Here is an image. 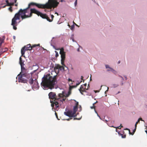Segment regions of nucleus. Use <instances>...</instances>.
<instances>
[{
	"instance_id": "nucleus-53",
	"label": "nucleus",
	"mask_w": 147,
	"mask_h": 147,
	"mask_svg": "<svg viewBox=\"0 0 147 147\" xmlns=\"http://www.w3.org/2000/svg\"><path fill=\"white\" fill-rule=\"evenodd\" d=\"M95 113L97 114V113H97V111H96L95 110Z\"/></svg>"
},
{
	"instance_id": "nucleus-47",
	"label": "nucleus",
	"mask_w": 147,
	"mask_h": 147,
	"mask_svg": "<svg viewBox=\"0 0 147 147\" xmlns=\"http://www.w3.org/2000/svg\"><path fill=\"white\" fill-rule=\"evenodd\" d=\"M120 61H119L118 62V64H119V63H120Z\"/></svg>"
},
{
	"instance_id": "nucleus-61",
	"label": "nucleus",
	"mask_w": 147,
	"mask_h": 147,
	"mask_svg": "<svg viewBox=\"0 0 147 147\" xmlns=\"http://www.w3.org/2000/svg\"><path fill=\"white\" fill-rule=\"evenodd\" d=\"M90 80H91V77H90Z\"/></svg>"
},
{
	"instance_id": "nucleus-23",
	"label": "nucleus",
	"mask_w": 147,
	"mask_h": 147,
	"mask_svg": "<svg viewBox=\"0 0 147 147\" xmlns=\"http://www.w3.org/2000/svg\"><path fill=\"white\" fill-rule=\"evenodd\" d=\"M33 80L32 78H31L29 80V83L30 84H32L33 83Z\"/></svg>"
},
{
	"instance_id": "nucleus-28",
	"label": "nucleus",
	"mask_w": 147,
	"mask_h": 147,
	"mask_svg": "<svg viewBox=\"0 0 147 147\" xmlns=\"http://www.w3.org/2000/svg\"><path fill=\"white\" fill-rule=\"evenodd\" d=\"M51 17L52 19H51V20H52V21H53V18H54V16L53 15H51Z\"/></svg>"
},
{
	"instance_id": "nucleus-25",
	"label": "nucleus",
	"mask_w": 147,
	"mask_h": 147,
	"mask_svg": "<svg viewBox=\"0 0 147 147\" xmlns=\"http://www.w3.org/2000/svg\"><path fill=\"white\" fill-rule=\"evenodd\" d=\"M6 2L7 3V5L8 6H10L11 4L8 2V1L7 0L6 1Z\"/></svg>"
},
{
	"instance_id": "nucleus-14",
	"label": "nucleus",
	"mask_w": 147,
	"mask_h": 147,
	"mask_svg": "<svg viewBox=\"0 0 147 147\" xmlns=\"http://www.w3.org/2000/svg\"><path fill=\"white\" fill-rule=\"evenodd\" d=\"M21 71L20 72L19 74H28L27 73H26V70L25 68L23 67L22 66H21Z\"/></svg>"
},
{
	"instance_id": "nucleus-26",
	"label": "nucleus",
	"mask_w": 147,
	"mask_h": 147,
	"mask_svg": "<svg viewBox=\"0 0 147 147\" xmlns=\"http://www.w3.org/2000/svg\"><path fill=\"white\" fill-rule=\"evenodd\" d=\"M40 45V44H38L37 45H33V47H36V46H39Z\"/></svg>"
},
{
	"instance_id": "nucleus-6",
	"label": "nucleus",
	"mask_w": 147,
	"mask_h": 147,
	"mask_svg": "<svg viewBox=\"0 0 147 147\" xmlns=\"http://www.w3.org/2000/svg\"><path fill=\"white\" fill-rule=\"evenodd\" d=\"M40 13V12L34 8H31L30 9V13L29 15H26V14H23L24 15L22 16V20L31 17L32 16L33 13L36 14L39 16Z\"/></svg>"
},
{
	"instance_id": "nucleus-52",
	"label": "nucleus",
	"mask_w": 147,
	"mask_h": 147,
	"mask_svg": "<svg viewBox=\"0 0 147 147\" xmlns=\"http://www.w3.org/2000/svg\"><path fill=\"white\" fill-rule=\"evenodd\" d=\"M63 1V0H61V2H62Z\"/></svg>"
},
{
	"instance_id": "nucleus-15",
	"label": "nucleus",
	"mask_w": 147,
	"mask_h": 147,
	"mask_svg": "<svg viewBox=\"0 0 147 147\" xmlns=\"http://www.w3.org/2000/svg\"><path fill=\"white\" fill-rule=\"evenodd\" d=\"M62 67H63L62 66H60L59 65L57 64L55 65L54 68V69L55 70H56L57 69H61Z\"/></svg>"
},
{
	"instance_id": "nucleus-13",
	"label": "nucleus",
	"mask_w": 147,
	"mask_h": 147,
	"mask_svg": "<svg viewBox=\"0 0 147 147\" xmlns=\"http://www.w3.org/2000/svg\"><path fill=\"white\" fill-rule=\"evenodd\" d=\"M24 47L26 49V50L27 51L31 50L33 48H34V47H33V45L31 46V45L30 44H29L26 46H25Z\"/></svg>"
},
{
	"instance_id": "nucleus-43",
	"label": "nucleus",
	"mask_w": 147,
	"mask_h": 147,
	"mask_svg": "<svg viewBox=\"0 0 147 147\" xmlns=\"http://www.w3.org/2000/svg\"><path fill=\"white\" fill-rule=\"evenodd\" d=\"M72 118H69L68 119H67V120H68V121H69V120L70 119H71Z\"/></svg>"
},
{
	"instance_id": "nucleus-35",
	"label": "nucleus",
	"mask_w": 147,
	"mask_h": 147,
	"mask_svg": "<svg viewBox=\"0 0 147 147\" xmlns=\"http://www.w3.org/2000/svg\"><path fill=\"white\" fill-rule=\"evenodd\" d=\"M82 85L84 86L86 88V86H87V84H85L83 85Z\"/></svg>"
},
{
	"instance_id": "nucleus-9",
	"label": "nucleus",
	"mask_w": 147,
	"mask_h": 147,
	"mask_svg": "<svg viewBox=\"0 0 147 147\" xmlns=\"http://www.w3.org/2000/svg\"><path fill=\"white\" fill-rule=\"evenodd\" d=\"M68 94H67L65 96L64 95L63 93H60L58 95V98H59V99L57 100H59V99H60V100L63 102V101H65L66 97H68Z\"/></svg>"
},
{
	"instance_id": "nucleus-12",
	"label": "nucleus",
	"mask_w": 147,
	"mask_h": 147,
	"mask_svg": "<svg viewBox=\"0 0 147 147\" xmlns=\"http://www.w3.org/2000/svg\"><path fill=\"white\" fill-rule=\"evenodd\" d=\"M88 86H89V85H88ZM88 88H86L84 86L82 85L81 86L80 88L79 89V90L82 94L84 95L83 92H86V90H88Z\"/></svg>"
},
{
	"instance_id": "nucleus-48",
	"label": "nucleus",
	"mask_w": 147,
	"mask_h": 147,
	"mask_svg": "<svg viewBox=\"0 0 147 147\" xmlns=\"http://www.w3.org/2000/svg\"><path fill=\"white\" fill-rule=\"evenodd\" d=\"M73 23H74V24H75L77 26V25L76 23H74V21H73Z\"/></svg>"
},
{
	"instance_id": "nucleus-42",
	"label": "nucleus",
	"mask_w": 147,
	"mask_h": 147,
	"mask_svg": "<svg viewBox=\"0 0 147 147\" xmlns=\"http://www.w3.org/2000/svg\"><path fill=\"white\" fill-rule=\"evenodd\" d=\"M97 116L99 117L100 119H102L101 118H100V116H99L98 115V113H97Z\"/></svg>"
},
{
	"instance_id": "nucleus-49",
	"label": "nucleus",
	"mask_w": 147,
	"mask_h": 147,
	"mask_svg": "<svg viewBox=\"0 0 147 147\" xmlns=\"http://www.w3.org/2000/svg\"><path fill=\"white\" fill-rule=\"evenodd\" d=\"M17 0H15V3H16L17 1Z\"/></svg>"
},
{
	"instance_id": "nucleus-39",
	"label": "nucleus",
	"mask_w": 147,
	"mask_h": 147,
	"mask_svg": "<svg viewBox=\"0 0 147 147\" xmlns=\"http://www.w3.org/2000/svg\"><path fill=\"white\" fill-rule=\"evenodd\" d=\"M80 119H78L77 118H74V120H75V119L79 120Z\"/></svg>"
},
{
	"instance_id": "nucleus-56",
	"label": "nucleus",
	"mask_w": 147,
	"mask_h": 147,
	"mask_svg": "<svg viewBox=\"0 0 147 147\" xmlns=\"http://www.w3.org/2000/svg\"><path fill=\"white\" fill-rule=\"evenodd\" d=\"M5 49L6 50L5 51H6V50H7V48H5Z\"/></svg>"
},
{
	"instance_id": "nucleus-16",
	"label": "nucleus",
	"mask_w": 147,
	"mask_h": 147,
	"mask_svg": "<svg viewBox=\"0 0 147 147\" xmlns=\"http://www.w3.org/2000/svg\"><path fill=\"white\" fill-rule=\"evenodd\" d=\"M27 50H26V49H25L24 47H23L22 49L21 50V53L22 56H23L25 52Z\"/></svg>"
},
{
	"instance_id": "nucleus-17",
	"label": "nucleus",
	"mask_w": 147,
	"mask_h": 147,
	"mask_svg": "<svg viewBox=\"0 0 147 147\" xmlns=\"http://www.w3.org/2000/svg\"><path fill=\"white\" fill-rule=\"evenodd\" d=\"M78 109V107H77V106H74L73 108V112L74 113H75V114H76V112L77 111Z\"/></svg>"
},
{
	"instance_id": "nucleus-34",
	"label": "nucleus",
	"mask_w": 147,
	"mask_h": 147,
	"mask_svg": "<svg viewBox=\"0 0 147 147\" xmlns=\"http://www.w3.org/2000/svg\"><path fill=\"white\" fill-rule=\"evenodd\" d=\"M83 76H81V80H83V82H84V80H83Z\"/></svg>"
},
{
	"instance_id": "nucleus-22",
	"label": "nucleus",
	"mask_w": 147,
	"mask_h": 147,
	"mask_svg": "<svg viewBox=\"0 0 147 147\" xmlns=\"http://www.w3.org/2000/svg\"><path fill=\"white\" fill-rule=\"evenodd\" d=\"M34 86L36 88L38 87V84L37 82H36V83H34Z\"/></svg>"
},
{
	"instance_id": "nucleus-41",
	"label": "nucleus",
	"mask_w": 147,
	"mask_h": 147,
	"mask_svg": "<svg viewBox=\"0 0 147 147\" xmlns=\"http://www.w3.org/2000/svg\"><path fill=\"white\" fill-rule=\"evenodd\" d=\"M104 121H105V122L107 124V122L108 121V120H106V119H105L104 120Z\"/></svg>"
},
{
	"instance_id": "nucleus-11",
	"label": "nucleus",
	"mask_w": 147,
	"mask_h": 147,
	"mask_svg": "<svg viewBox=\"0 0 147 147\" xmlns=\"http://www.w3.org/2000/svg\"><path fill=\"white\" fill-rule=\"evenodd\" d=\"M39 16H40L43 19H46L47 20L49 21V22H52V20H51V19H49V17L46 14H43L40 12Z\"/></svg>"
},
{
	"instance_id": "nucleus-57",
	"label": "nucleus",
	"mask_w": 147,
	"mask_h": 147,
	"mask_svg": "<svg viewBox=\"0 0 147 147\" xmlns=\"http://www.w3.org/2000/svg\"><path fill=\"white\" fill-rule=\"evenodd\" d=\"M117 129H116V132H117Z\"/></svg>"
},
{
	"instance_id": "nucleus-32",
	"label": "nucleus",
	"mask_w": 147,
	"mask_h": 147,
	"mask_svg": "<svg viewBox=\"0 0 147 147\" xmlns=\"http://www.w3.org/2000/svg\"><path fill=\"white\" fill-rule=\"evenodd\" d=\"M55 116L58 119V116H57V113H56V112H55Z\"/></svg>"
},
{
	"instance_id": "nucleus-58",
	"label": "nucleus",
	"mask_w": 147,
	"mask_h": 147,
	"mask_svg": "<svg viewBox=\"0 0 147 147\" xmlns=\"http://www.w3.org/2000/svg\"><path fill=\"white\" fill-rule=\"evenodd\" d=\"M15 5V6H17V4H16Z\"/></svg>"
},
{
	"instance_id": "nucleus-54",
	"label": "nucleus",
	"mask_w": 147,
	"mask_h": 147,
	"mask_svg": "<svg viewBox=\"0 0 147 147\" xmlns=\"http://www.w3.org/2000/svg\"><path fill=\"white\" fill-rule=\"evenodd\" d=\"M145 131L147 133V130H145Z\"/></svg>"
},
{
	"instance_id": "nucleus-44",
	"label": "nucleus",
	"mask_w": 147,
	"mask_h": 147,
	"mask_svg": "<svg viewBox=\"0 0 147 147\" xmlns=\"http://www.w3.org/2000/svg\"><path fill=\"white\" fill-rule=\"evenodd\" d=\"M137 125V124H136H136H135V129H136Z\"/></svg>"
},
{
	"instance_id": "nucleus-20",
	"label": "nucleus",
	"mask_w": 147,
	"mask_h": 147,
	"mask_svg": "<svg viewBox=\"0 0 147 147\" xmlns=\"http://www.w3.org/2000/svg\"><path fill=\"white\" fill-rule=\"evenodd\" d=\"M105 67H106V68L110 69H111V70L112 71H114V70L112 68L110 67L108 65H105Z\"/></svg>"
},
{
	"instance_id": "nucleus-55",
	"label": "nucleus",
	"mask_w": 147,
	"mask_h": 147,
	"mask_svg": "<svg viewBox=\"0 0 147 147\" xmlns=\"http://www.w3.org/2000/svg\"><path fill=\"white\" fill-rule=\"evenodd\" d=\"M110 70H109V69H107V71H110Z\"/></svg>"
},
{
	"instance_id": "nucleus-31",
	"label": "nucleus",
	"mask_w": 147,
	"mask_h": 147,
	"mask_svg": "<svg viewBox=\"0 0 147 147\" xmlns=\"http://www.w3.org/2000/svg\"><path fill=\"white\" fill-rule=\"evenodd\" d=\"M75 5V6H76L77 4V0H76L74 3Z\"/></svg>"
},
{
	"instance_id": "nucleus-33",
	"label": "nucleus",
	"mask_w": 147,
	"mask_h": 147,
	"mask_svg": "<svg viewBox=\"0 0 147 147\" xmlns=\"http://www.w3.org/2000/svg\"><path fill=\"white\" fill-rule=\"evenodd\" d=\"M140 121L139 119H138L137 121L136 122V124H137L138 123H139L140 122Z\"/></svg>"
},
{
	"instance_id": "nucleus-38",
	"label": "nucleus",
	"mask_w": 147,
	"mask_h": 147,
	"mask_svg": "<svg viewBox=\"0 0 147 147\" xmlns=\"http://www.w3.org/2000/svg\"><path fill=\"white\" fill-rule=\"evenodd\" d=\"M82 82V81L81 80V81L79 83H78L77 84H76V85H77V86H78V85H79L80 84V83L81 82Z\"/></svg>"
},
{
	"instance_id": "nucleus-27",
	"label": "nucleus",
	"mask_w": 147,
	"mask_h": 147,
	"mask_svg": "<svg viewBox=\"0 0 147 147\" xmlns=\"http://www.w3.org/2000/svg\"><path fill=\"white\" fill-rule=\"evenodd\" d=\"M95 103H93V106L92 107H90V108L91 109H94L95 107L94 106V104Z\"/></svg>"
},
{
	"instance_id": "nucleus-46",
	"label": "nucleus",
	"mask_w": 147,
	"mask_h": 147,
	"mask_svg": "<svg viewBox=\"0 0 147 147\" xmlns=\"http://www.w3.org/2000/svg\"><path fill=\"white\" fill-rule=\"evenodd\" d=\"M55 14H57V15H58V13H57L56 12L55 13Z\"/></svg>"
},
{
	"instance_id": "nucleus-2",
	"label": "nucleus",
	"mask_w": 147,
	"mask_h": 147,
	"mask_svg": "<svg viewBox=\"0 0 147 147\" xmlns=\"http://www.w3.org/2000/svg\"><path fill=\"white\" fill-rule=\"evenodd\" d=\"M59 4V3L56 0H49L47 4L43 5L36 3V6L40 8L51 9L52 8L54 9Z\"/></svg>"
},
{
	"instance_id": "nucleus-19",
	"label": "nucleus",
	"mask_w": 147,
	"mask_h": 147,
	"mask_svg": "<svg viewBox=\"0 0 147 147\" xmlns=\"http://www.w3.org/2000/svg\"><path fill=\"white\" fill-rule=\"evenodd\" d=\"M119 135L120 136H121V137L122 138H125L126 137V136L125 135H123L121 133L119 132H118Z\"/></svg>"
},
{
	"instance_id": "nucleus-45",
	"label": "nucleus",
	"mask_w": 147,
	"mask_h": 147,
	"mask_svg": "<svg viewBox=\"0 0 147 147\" xmlns=\"http://www.w3.org/2000/svg\"><path fill=\"white\" fill-rule=\"evenodd\" d=\"M74 25H72V26H71V28H74Z\"/></svg>"
},
{
	"instance_id": "nucleus-21",
	"label": "nucleus",
	"mask_w": 147,
	"mask_h": 147,
	"mask_svg": "<svg viewBox=\"0 0 147 147\" xmlns=\"http://www.w3.org/2000/svg\"><path fill=\"white\" fill-rule=\"evenodd\" d=\"M136 129H135L133 131V133H131L130 132V130L129 129H127V130H129V134H131L132 135H133L134 134V133L135 132V131H136Z\"/></svg>"
},
{
	"instance_id": "nucleus-5",
	"label": "nucleus",
	"mask_w": 147,
	"mask_h": 147,
	"mask_svg": "<svg viewBox=\"0 0 147 147\" xmlns=\"http://www.w3.org/2000/svg\"><path fill=\"white\" fill-rule=\"evenodd\" d=\"M32 74H19L18 75V80L19 82H21L24 83H27V78L28 79V77H30Z\"/></svg>"
},
{
	"instance_id": "nucleus-7",
	"label": "nucleus",
	"mask_w": 147,
	"mask_h": 147,
	"mask_svg": "<svg viewBox=\"0 0 147 147\" xmlns=\"http://www.w3.org/2000/svg\"><path fill=\"white\" fill-rule=\"evenodd\" d=\"M60 54L61 55V63L63 65L65 66L64 64V61L65 58V53L63 48H61L60 50Z\"/></svg>"
},
{
	"instance_id": "nucleus-10",
	"label": "nucleus",
	"mask_w": 147,
	"mask_h": 147,
	"mask_svg": "<svg viewBox=\"0 0 147 147\" xmlns=\"http://www.w3.org/2000/svg\"><path fill=\"white\" fill-rule=\"evenodd\" d=\"M64 114L66 116L69 117H75L76 115L72 111H69L67 112H65Z\"/></svg>"
},
{
	"instance_id": "nucleus-3",
	"label": "nucleus",
	"mask_w": 147,
	"mask_h": 147,
	"mask_svg": "<svg viewBox=\"0 0 147 147\" xmlns=\"http://www.w3.org/2000/svg\"><path fill=\"white\" fill-rule=\"evenodd\" d=\"M23 14L24 13L22 11H20V9L18 12L15 14L14 17L12 19L11 25L13 26V28L14 30H16L17 29L16 27L17 25L16 20H19L20 16L21 17L22 16H23Z\"/></svg>"
},
{
	"instance_id": "nucleus-24",
	"label": "nucleus",
	"mask_w": 147,
	"mask_h": 147,
	"mask_svg": "<svg viewBox=\"0 0 147 147\" xmlns=\"http://www.w3.org/2000/svg\"><path fill=\"white\" fill-rule=\"evenodd\" d=\"M110 126L111 127H113L116 128V129H120L121 128V127H120V126H119L118 127H115L113 126Z\"/></svg>"
},
{
	"instance_id": "nucleus-59",
	"label": "nucleus",
	"mask_w": 147,
	"mask_h": 147,
	"mask_svg": "<svg viewBox=\"0 0 147 147\" xmlns=\"http://www.w3.org/2000/svg\"><path fill=\"white\" fill-rule=\"evenodd\" d=\"M5 51H2V52H5Z\"/></svg>"
},
{
	"instance_id": "nucleus-29",
	"label": "nucleus",
	"mask_w": 147,
	"mask_h": 147,
	"mask_svg": "<svg viewBox=\"0 0 147 147\" xmlns=\"http://www.w3.org/2000/svg\"><path fill=\"white\" fill-rule=\"evenodd\" d=\"M55 52H56V57H58V56H59V55H58V54L57 53V52L56 51H55Z\"/></svg>"
},
{
	"instance_id": "nucleus-51",
	"label": "nucleus",
	"mask_w": 147,
	"mask_h": 147,
	"mask_svg": "<svg viewBox=\"0 0 147 147\" xmlns=\"http://www.w3.org/2000/svg\"><path fill=\"white\" fill-rule=\"evenodd\" d=\"M13 38H14V39H15V36H13Z\"/></svg>"
},
{
	"instance_id": "nucleus-40",
	"label": "nucleus",
	"mask_w": 147,
	"mask_h": 147,
	"mask_svg": "<svg viewBox=\"0 0 147 147\" xmlns=\"http://www.w3.org/2000/svg\"><path fill=\"white\" fill-rule=\"evenodd\" d=\"M68 81L69 82L70 81H72V80H71V79H70V78H69L68 79Z\"/></svg>"
},
{
	"instance_id": "nucleus-36",
	"label": "nucleus",
	"mask_w": 147,
	"mask_h": 147,
	"mask_svg": "<svg viewBox=\"0 0 147 147\" xmlns=\"http://www.w3.org/2000/svg\"><path fill=\"white\" fill-rule=\"evenodd\" d=\"M78 102H77L76 103L75 106H77V107H78Z\"/></svg>"
},
{
	"instance_id": "nucleus-60",
	"label": "nucleus",
	"mask_w": 147,
	"mask_h": 147,
	"mask_svg": "<svg viewBox=\"0 0 147 147\" xmlns=\"http://www.w3.org/2000/svg\"><path fill=\"white\" fill-rule=\"evenodd\" d=\"M121 78H122L123 79V78L122 77H121Z\"/></svg>"
},
{
	"instance_id": "nucleus-8",
	"label": "nucleus",
	"mask_w": 147,
	"mask_h": 147,
	"mask_svg": "<svg viewBox=\"0 0 147 147\" xmlns=\"http://www.w3.org/2000/svg\"><path fill=\"white\" fill-rule=\"evenodd\" d=\"M36 3L34 2H31L28 4L27 7L23 9H20V11H22L24 14H26V13H29V9L30 7L31 6L33 5L36 6Z\"/></svg>"
},
{
	"instance_id": "nucleus-30",
	"label": "nucleus",
	"mask_w": 147,
	"mask_h": 147,
	"mask_svg": "<svg viewBox=\"0 0 147 147\" xmlns=\"http://www.w3.org/2000/svg\"><path fill=\"white\" fill-rule=\"evenodd\" d=\"M9 10L11 11L12 12V7H10L9 8Z\"/></svg>"
},
{
	"instance_id": "nucleus-4",
	"label": "nucleus",
	"mask_w": 147,
	"mask_h": 147,
	"mask_svg": "<svg viewBox=\"0 0 147 147\" xmlns=\"http://www.w3.org/2000/svg\"><path fill=\"white\" fill-rule=\"evenodd\" d=\"M49 98L53 99H55L53 101H51V106L53 107L54 105H55V107L57 108L59 107V103L57 101V100H58V96H56V94L53 92H51L49 93Z\"/></svg>"
},
{
	"instance_id": "nucleus-50",
	"label": "nucleus",
	"mask_w": 147,
	"mask_h": 147,
	"mask_svg": "<svg viewBox=\"0 0 147 147\" xmlns=\"http://www.w3.org/2000/svg\"><path fill=\"white\" fill-rule=\"evenodd\" d=\"M120 127L121 126V127H123V126L121 125V124L120 125Z\"/></svg>"
},
{
	"instance_id": "nucleus-37",
	"label": "nucleus",
	"mask_w": 147,
	"mask_h": 147,
	"mask_svg": "<svg viewBox=\"0 0 147 147\" xmlns=\"http://www.w3.org/2000/svg\"><path fill=\"white\" fill-rule=\"evenodd\" d=\"M138 119H139L140 121V120H141V121H144V120H143L142 119V118H139Z\"/></svg>"
},
{
	"instance_id": "nucleus-18",
	"label": "nucleus",
	"mask_w": 147,
	"mask_h": 147,
	"mask_svg": "<svg viewBox=\"0 0 147 147\" xmlns=\"http://www.w3.org/2000/svg\"><path fill=\"white\" fill-rule=\"evenodd\" d=\"M19 63L21 66H23L24 65V62L22 60L21 57L20 58Z\"/></svg>"
},
{
	"instance_id": "nucleus-1",
	"label": "nucleus",
	"mask_w": 147,
	"mask_h": 147,
	"mask_svg": "<svg viewBox=\"0 0 147 147\" xmlns=\"http://www.w3.org/2000/svg\"><path fill=\"white\" fill-rule=\"evenodd\" d=\"M56 81L55 77L53 78L49 75H46L42 78L41 85L45 89H52L54 88Z\"/></svg>"
}]
</instances>
